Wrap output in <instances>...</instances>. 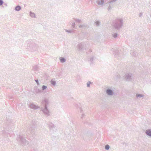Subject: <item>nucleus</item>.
Wrapping results in <instances>:
<instances>
[{
  "mask_svg": "<svg viewBox=\"0 0 151 151\" xmlns=\"http://www.w3.org/2000/svg\"><path fill=\"white\" fill-rule=\"evenodd\" d=\"M123 24V19L119 18L116 19L112 25L113 29L116 30H119Z\"/></svg>",
  "mask_w": 151,
  "mask_h": 151,
  "instance_id": "obj_1",
  "label": "nucleus"
},
{
  "mask_svg": "<svg viewBox=\"0 0 151 151\" xmlns=\"http://www.w3.org/2000/svg\"><path fill=\"white\" fill-rule=\"evenodd\" d=\"M28 49L31 51H34L37 50L38 48V46L35 42L29 43L27 45Z\"/></svg>",
  "mask_w": 151,
  "mask_h": 151,
  "instance_id": "obj_2",
  "label": "nucleus"
},
{
  "mask_svg": "<svg viewBox=\"0 0 151 151\" xmlns=\"http://www.w3.org/2000/svg\"><path fill=\"white\" fill-rule=\"evenodd\" d=\"M17 140L18 141L20 142L24 145H26L27 144V142L25 139L21 135H19L17 137Z\"/></svg>",
  "mask_w": 151,
  "mask_h": 151,
  "instance_id": "obj_3",
  "label": "nucleus"
},
{
  "mask_svg": "<svg viewBox=\"0 0 151 151\" xmlns=\"http://www.w3.org/2000/svg\"><path fill=\"white\" fill-rule=\"evenodd\" d=\"M42 111L46 116H48L50 115V112L47 109V106H45L44 109H42Z\"/></svg>",
  "mask_w": 151,
  "mask_h": 151,
  "instance_id": "obj_4",
  "label": "nucleus"
},
{
  "mask_svg": "<svg viewBox=\"0 0 151 151\" xmlns=\"http://www.w3.org/2000/svg\"><path fill=\"white\" fill-rule=\"evenodd\" d=\"M85 44L83 43L78 44L77 46V48L78 50H81L84 49Z\"/></svg>",
  "mask_w": 151,
  "mask_h": 151,
  "instance_id": "obj_5",
  "label": "nucleus"
},
{
  "mask_svg": "<svg viewBox=\"0 0 151 151\" xmlns=\"http://www.w3.org/2000/svg\"><path fill=\"white\" fill-rule=\"evenodd\" d=\"M106 94L109 96H112L114 94L113 91L110 88H107L106 90Z\"/></svg>",
  "mask_w": 151,
  "mask_h": 151,
  "instance_id": "obj_6",
  "label": "nucleus"
},
{
  "mask_svg": "<svg viewBox=\"0 0 151 151\" xmlns=\"http://www.w3.org/2000/svg\"><path fill=\"white\" fill-rule=\"evenodd\" d=\"M132 74L127 73L125 75V78L127 81H131L132 78Z\"/></svg>",
  "mask_w": 151,
  "mask_h": 151,
  "instance_id": "obj_7",
  "label": "nucleus"
},
{
  "mask_svg": "<svg viewBox=\"0 0 151 151\" xmlns=\"http://www.w3.org/2000/svg\"><path fill=\"white\" fill-rule=\"evenodd\" d=\"M42 103L43 104L44 106H47V105L49 103V101L48 99H47L46 98H45L42 101Z\"/></svg>",
  "mask_w": 151,
  "mask_h": 151,
  "instance_id": "obj_8",
  "label": "nucleus"
},
{
  "mask_svg": "<svg viewBox=\"0 0 151 151\" xmlns=\"http://www.w3.org/2000/svg\"><path fill=\"white\" fill-rule=\"evenodd\" d=\"M29 107L30 108L34 110L37 109L39 108V106L36 105L33 103L31 104H30L29 106Z\"/></svg>",
  "mask_w": 151,
  "mask_h": 151,
  "instance_id": "obj_9",
  "label": "nucleus"
},
{
  "mask_svg": "<svg viewBox=\"0 0 151 151\" xmlns=\"http://www.w3.org/2000/svg\"><path fill=\"white\" fill-rule=\"evenodd\" d=\"M104 0H96V3L97 4L100 6H102L104 3Z\"/></svg>",
  "mask_w": 151,
  "mask_h": 151,
  "instance_id": "obj_10",
  "label": "nucleus"
},
{
  "mask_svg": "<svg viewBox=\"0 0 151 151\" xmlns=\"http://www.w3.org/2000/svg\"><path fill=\"white\" fill-rule=\"evenodd\" d=\"M50 131L54 132L56 131V129L55 126L52 124H51L50 126Z\"/></svg>",
  "mask_w": 151,
  "mask_h": 151,
  "instance_id": "obj_11",
  "label": "nucleus"
},
{
  "mask_svg": "<svg viewBox=\"0 0 151 151\" xmlns=\"http://www.w3.org/2000/svg\"><path fill=\"white\" fill-rule=\"evenodd\" d=\"M145 132L147 136L151 137V129H147Z\"/></svg>",
  "mask_w": 151,
  "mask_h": 151,
  "instance_id": "obj_12",
  "label": "nucleus"
},
{
  "mask_svg": "<svg viewBox=\"0 0 151 151\" xmlns=\"http://www.w3.org/2000/svg\"><path fill=\"white\" fill-rule=\"evenodd\" d=\"M130 54L133 56H135L137 55L136 52L134 50H131L130 52Z\"/></svg>",
  "mask_w": 151,
  "mask_h": 151,
  "instance_id": "obj_13",
  "label": "nucleus"
},
{
  "mask_svg": "<svg viewBox=\"0 0 151 151\" xmlns=\"http://www.w3.org/2000/svg\"><path fill=\"white\" fill-rule=\"evenodd\" d=\"M86 25L84 24H81L79 25V27L82 29H84L86 28Z\"/></svg>",
  "mask_w": 151,
  "mask_h": 151,
  "instance_id": "obj_14",
  "label": "nucleus"
},
{
  "mask_svg": "<svg viewBox=\"0 0 151 151\" xmlns=\"http://www.w3.org/2000/svg\"><path fill=\"white\" fill-rule=\"evenodd\" d=\"M50 83L53 86H55L56 85V81L54 79H52L50 81Z\"/></svg>",
  "mask_w": 151,
  "mask_h": 151,
  "instance_id": "obj_15",
  "label": "nucleus"
},
{
  "mask_svg": "<svg viewBox=\"0 0 151 151\" xmlns=\"http://www.w3.org/2000/svg\"><path fill=\"white\" fill-rule=\"evenodd\" d=\"M21 9V7L19 6H16L15 8V10L16 11H19Z\"/></svg>",
  "mask_w": 151,
  "mask_h": 151,
  "instance_id": "obj_16",
  "label": "nucleus"
},
{
  "mask_svg": "<svg viewBox=\"0 0 151 151\" xmlns=\"http://www.w3.org/2000/svg\"><path fill=\"white\" fill-rule=\"evenodd\" d=\"M60 62L62 63H65L66 61V60L64 58L60 57L59 58Z\"/></svg>",
  "mask_w": 151,
  "mask_h": 151,
  "instance_id": "obj_17",
  "label": "nucleus"
},
{
  "mask_svg": "<svg viewBox=\"0 0 151 151\" xmlns=\"http://www.w3.org/2000/svg\"><path fill=\"white\" fill-rule=\"evenodd\" d=\"M80 113H81V118L82 119H83V118L85 116V114L83 113V111L81 110L80 111Z\"/></svg>",
  "mask_w": 151,
  "mask_h": 151,
  "instance_id": "obj_18",
  "label": "nucleus"
},
{
  "mask_svg": "<svg viewBox=\"0 0 151 151\" xmlns=\"http://www.w3.org/2000/svg\"><path fill=\"white\" fill-rule=\"evenodd\" d=\"M30 15L32 18H35V14L31 12H30Z\"/></svg>",
  "mask_w": 151,
  "mask_h": 151,
  "instance_id": "obj_19",
  "label": "nucleus"
},
{
  "mask_svg": "<svg viewBox=\"0 0 151 151\" xmlns=\"http://www.w3.org/2000/svg\"><path fill=\"white\" fill-rule=\"evenodd\" d=\"M74 19L76 22L81 23V20L79 19L74 18Z\"/></svg>",
  "mask_w": 151,
  "mask_h": 151,
  "instance_id": "obj_20",
  "label": "nucleus"
},
{
  "mask_svg": "<svg viewBox=\"0 0 151 151\" xmlns=\"http://www.w3.org/2000/svg\"><path fill=\"white\" fill-rule=\"evenodd\" d=\"M136 96L137 98H140L143 97V95L140 94H139L138 93H137L136 94Z\"/></svg>",
  "mask_w": 151,
  "mask_h": 151,
  "instance_id": "obj_21",
  "label": "nucleus"
},
{
  "mask_svg": "<svg viewBox=\"0 0 151 151\" xmlns=\"http://www.w3.org/2000/svg\"><path fill=\"white\" fill-rule=\"evenodd\" d=\"M71 26L74 29H76L77 27H76V24L74 22L72 23L71 24Z\"/></svg>",
  "mask_w": 151,
  "mask_h": 151,
  "instance_id": "obj_22",
  "label": "nucleus"
},
{
  "mask_svg": "<svg viewBox=\"0 0 151 151\" xmlns=\"http://www.w3.org/2000/svg\"><path fill=\"white\" fill-rule=\"evenodd\" d=\"M47 88V86L43 85L42 87V90H44Z\"/></svg>",
  "mask_w": 151,
  "mask_h": 151,
  "instance_id": "obj_23",
  "label": "nucleus"
},
{
  "mask_svg": "<svg viewBox=\"0 0 151 151\" xmlns=\"http://www.w3.org/2000/svg\"><path fill=\"white\" fill-rule=\"evenodd\" d=\"M110 147L108 145H105V148L106 150H108L109 149Z\"/></svg>",
  "mask_w": 151,
  "mask_h": 151,
  "instance_id": "obj_24",
  "label": "nucleus"
},
{
  "mask_svg": "<svg viewBox=\"0 0 151 151\" xmlns=\"http://www.w3.org/2000/svg\"><path fill=\"white\" fill-rule=\"evenodd\" d=\"M89 59V61H90L91 63H92L93 60V57H91Z\"/></svg>",
  "mask_w": 151,
  "mask_h": 151,
  "instance_id": "obj_25",
  "label": "nucleus"
},
{
  "mask_svg": "<svg viewBox=\"0 0 151 151\" xmlns=\"http://www.w3.org/2000/svg\"><path fill=\"white\" fill-rule=\"evenodd\" d=\"M65 30L66 32L69 33H71L73 32V30H68L67 29H65Z\"/></svg>",
  "mask_w": 151,
  "mask_h": 151,
  "instance_id": "obj_26",
  "label": "nucleus"
},
{
  "mask_svg": "<svg viewBox=\"0 0 151 151\" xmlns=\"http://www.w3.org/2000/svg\"><path fill=\"white\" fill-rule=\"evenodd\" d=\"M117 35V34L116 33H114L112 34V36L114 38H116Z\"/></svg>",
  "mask_w": 151,
  "mask_h": 151,
  "instance_id": "obj_27",
  "label": "nucleus"
},
{
  "mask_svg": "<svg viewBox=\"0 0 151 151\" xmlns=\"http://www.w3.org/2000/svg\"><path fill=\"white\" fill-rule=\"evenodd\" d=\"M95 24L97 26H98L100 24V22L98 21H97L95 22Z\"/></svg>",
  "mask_w": 151,
  "mask_h": 151,
  "instance_id": "obj_28",
  "label": "nucleus"
},
{
  "mask_svg": "<svg viewBox=\"0 0 151 151\" xmlns=\"http://www.w3.org/2000/svg\"><path fill=\"white\" fill-rule=\"evenodd\" d=\"M91 83V82L89 81L88 82H87V86L88 87H89L90 86V84Z\"/></svg>",
  "mask_w": 151,
  "mask_h": 151,
  "instance_id": "obj_29",
  "label": "nucleus"
},
{
  "mask_svg": "<svg viewBox=\"0 0 151 151\" xmlns=\"http://www.w3.org/2000/svg\"><path fill=\"white\" fill-rule=\"evenodd\" d=\"M111 8H112V6H110V5H109L108 8V11H109L111 9Z\"/></svg>",
  "mask_w": 151,
  "mask_h": 151,
  "instance_id": "obj_30",
  "label": "nucleus"
},
{
  "mask_svg": "<svg viewBox=\"0 0 151 151\" xmlns=\"http://www.w3.org/2000/svg\"><path fill=\"white\" fill-rule=\"evenodd\" d=\"M4 3V2L2 0H0V6L2 5Z\"/></svg>",
  "mask_w": 151,
  "mask_h": 151,
  "instance_id": "obj_31",
  "label": "nucleus"
},
{
  "mask_svg": "<svg viewBox=\"0 0 151 151\" xmlns=\"http://www.w3.org/2000/svg\"><path fill=\"white\" fill-rule=\"evenodd\" d=\"M142 15H143V14H142V12H140L139 14V17H142Z\"/></svg>",
  "mask_w": 151,
  "mask_h": 151,
  "instance_id": "obj_32",
  "label": "nucleus"
},
{
  "mask_svg": "<svg viewBox=\"0 0 151 151\" xmlns=\"http://www.w3.org/2000/svg\"><path fill=\"white\" fill-rule=\"evenodd\" d=\"M35 81L36 82L38 85H39V83L38 80H35Z\"/></svg>",
  "mask_w": 151,
  "mask_h": 151,
  "instance_id": "obj_33",
  "label": "nucleus"
},
{
  "mask_svg": "<svg viewBox=\"0 0 151 151\" xmlns=\"http://www.w3.org/2000/svg\"><path fill=\"white\" fill-rule=\"evenodd\" d=\"M32 129H29V130L30 131H31V132H32Z\"/></svg>",
  "mask_w": 151,
  "mask_h": 151,
  "instance_id": "obj_34",
  "label": "nucleus"
},
{
  "mask_svg": "<svg viewBox=\"0 0 151 151\" xmlns=\"http://www.w3.org/2000/svg\"><path fill=\"white\" fill-rule=\"evenodd\" d=\"M115 56L116 57V55H115Z\"/></svg>",
  "mask_w": 151,
  "mask_h": 151,
  "instance_id": "obj_35",
  "label": "nucleus"
}]
</instances>
